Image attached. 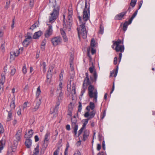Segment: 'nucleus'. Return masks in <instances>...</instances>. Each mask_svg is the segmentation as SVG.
Masks as SVG:
<instances>
[{
  "label": "nucleus",
  "mask_w": 155,
  "mask_h": 155,
  "mask_svg": "<svg viewBox=\"0 0 155 155\" xmlns=\"http://www.w3.org/2000/svg\"><path fill=\"white\" fill-rule=\"evenodd\" d=\"M121 42L122 41L121 40L118 39L117 40V42H115L114 44V45H115L116 46L115 48V51L117 52H120L119 54V62L121 61L122 56V52H124V45H120L121 44Z\"/></svg>",
  "instance_id": "nucleus-5"
},
{
  "label": "nucleus",
  "mask_w": 155,
  "mask_h": 155,
  "mask_svg": "<svg viewBox=\"0 0 155 155\" xmlns=\"http://www.w3.org/2000/svg\"><path fill=\"white\" fill-rule=\"evenodd\" d=\"M42 34V32L41 31L36 32L34 34L33 38L34 39H38L41 35Z\"/></svg>",
  "instance_id": "nucleus-16"
},
{
  "label": "nucleus",
  "mask_w": 155,
  "mask_h": 155,
  "mask_svg": "<svg viewBox=\"0 0 155 155\" xmlns=\"http://www.w3.org/2000/svg\"><path fill=\"white\" fill-rule=\"evenodd\" d=\"M40 65L41 66H42L44 70H45L46 68V63L45 62H43L41 63Z\"/></svg>",
  "instance_id": "nucleus-44"
},
{
  "label": "nucleus",
  "mask_w": 155,
  "mask_h": 155,
  "mask_svg": "<svg viewBox=\"0 0 155 155\" xmlns=\"http://www.w3.org/2000/svg\"><path fill=\"white\" fill-rule=\"evenodd\" d=\"M8 2H7L6 3V5L5 7V8L6 9H7L10 5V0H7Z\"/></svg>",
  "instance_id": "nucleus-49"
},
{
  "label": "nucleus",
  "mask_w": 155,
  "mask_h": 155,
  "mask_svg": "<svg viewBox=\"0 0 155 155\" xmlns=\"http://www.w3.org/2000/svg\"><path fill=\"white\" fill-rule=\"evenodd\" d=\"M33 133V130L32 129H30L28 131V134H25V138L30 139L32 137Z\"/></svg>",
  "instance_id": "nucleus-18"
},
{
  "label": "nucleus",
  "mask_w": 155,
  "mask_h": 155,
  "mask_svg": "<svg viewBox=\"0 0 155 155\" xmlns=\"http://www.w3.org/2000/svg\"><path fill=\"white\" fill-rule=\"evenodd\" d=\"M64 155H68V147H66L64 152Z\"/></svg>",
  "instance_id": "nucleus-64"
},
{
  "label": "nucleus",
  "mask_w": 155,
  "mask_h": 155,
  "mask_svg": "<svg viewBox=\"0 0 155 155\" xmlns=\"http://www.w3.org/2000/svg\"><path fill=\"white\" fill-rule=\"evenodd\" d=\"M143 3V0H141V1H140L139 2V7L137 9L138 10L141 7V6H142V5Z\"/></svg>",
  "instance_id": "nucleus-54"
},
{
  "label": "nucleus",
  "mask_w": 155,
  "mask_h": 155,
  "mask_svg": "<svg viewBox=\"0 0 155 155\" xmlns=\"http://www.w3.org/2000/svg\"><path fill=\"white\" fill-rule=\"evenodd\" d=\"M93 47H91V52L92 54H94L96 53V50L94 49Z\"/></svg>",
  "instance_id": "nucleus-60"
},
{
  "label": "nucleus",
  "mask_w": 155,
  "mask_h": 155,
  "mask_svg": "<svg viewBox=\"0 0 155 155\" xmlns=\"http://www.w3.org/2000/svg\"><path fill=\"white\" fill-rule=\"evenodd\" d=\"M138 12V10H137V11L133 14L132 16L130 18L129 20V24H130L132 21L134 19V18L136 16Z\"/></svg>",
  "instance_id": "nucleus-27"
},
{
  "label": "nucleus",
  "mask_w": 155,
  "mask_h": 155,
  "mask_svg": "<svg viewBox=\"0 0 155 155\" xmlns=\"http://www.w3.org/2000/svg\"><path fill=\"white\" fill-rule=\"evenodd\" d=\"M39 145H37L35 149L33 155H39Z\"/></svg>",
  "instance_id": "nucleus-25"
},
{
  "label": "nucleus",
  "mask_w": 155,
  "mask_h": 155,
  "mask_svg": "<svg viewBox=\"0 0 155 155\" xmlns=\"http://www.w3.org/2000/svg\"><path fill=\"white\" fill-rule=\"evenodd\" d=\"M97 155H107L106 153L104 151L99 152Z\"/></svg>",
  "instance_id": "nucleus-59"
},
{
  "label": "nucleus",
  "mask_w": 155,
  "mask_h": 155,
  "mask_svg": "<svg viewBox=\"0 0 155 155\" xmlns=\"http://www.w3.org/2000/svg\"><path fill=\"white\" fill-rule=\"evenodd\" d=\"M118 70V66H117L116 68V70H114L112 71H111L110 75V77H111L112 76L113 74H114V77H116L117 75V73Z\"/></svg>",
  "instance_id": "nucleus-21"
},
{
  "label": "nucleus",
  "mask_w": 155,
  "mask_h": 155,
  "mask_svg": "<svg viewBox=\"0 0 155 155\" xmlns=\"http://www.w3.org/2000/svg\"><path fill=\"white\" fill-rule=\"evenodd\" d=\"M90 119H89V118L88 117V118L87 119H84V123H83V125L82 127L84 128H85L87 124L88 121Z\"/></svg>",
  "instance_id": "nucleus-39"
},
{
  "label": "nucleus",
  "mask_w": 155,
  "mask_h": 155,
  "mask_svg": "<svg viewBox=\"0 0 155 155\" xmlns=\"http://www.w3.org/2000/svg\"><path fill=\"white\" fill-rule=\"evenodd\" d=\"M5 141L4 139H2L0 141V153L1 152L2 150L5 146Z\"/></svg>",
  "instance_id": "nucleus-19"
},
{
  "label": "nucleus",
  "mask_w": 155,
  "mask_h": 155,
  "mask_svg": "<svg viewBox=\"0 0 155 155\" xmlns=\"http://www.w3.org/2000/svg\"><path fill=\"white\" fill-rule=\"evenodd\" d=\"M87 86H83V89L82 90V91H81V93L82 95H83L85 91L86 90L87 88Z\"/></svg>",
  "instance_id": "nucleus-48"
},
{
  "label": "nucleus",
  "mask_w": 155,
  "mask_h": 155,
  "mask_svg": "<svg viewBox=\"0 0 155 155\" xmlns=\"http://www.w3.org/2000/svg\"><path fill=\"white\" fill-rule=\"evenodd\" d=\"M73 107L72 105V103H70L68 106V115L71 116H72Z\"/></svg>",
  "instance_id": "nucleus-17"
},
{
  "label": "nucleus",
  "mask_w": 155,
  "mask_h": 155,
  "mask_svg": "<svg viewBox=\"0 0 155 155\" xmlns=\"http://www.w3.org/2000/svg\"><path fill=\"white\" fill-rule=\"evenodd\" d=\"M6 111L8 113L7 121H9L12 120L13 110L12 109H7Z\"/></svg>",
  "instance_id": "nucleus-14"
},
{
  "label": "nucleus",
  "mask_w": 155,
  "mask_h": 155,
  "mask_svg": "<svg viewBox=\"0 0 155 155\" xmlns=\"http://www.w3.org/2000/svg\"><path fill=\"white\" fill-rule=\"evenodd\" d=\"M96 113L95 110H93L90 112H86L84 115V116L85 117H88L89 119H91L94 118Z\"/></svg>",
  "instance_id": "nucleus-9"
},
{
  "label": "nucleus",
  "mask_w": 155,
  "mask_h": 155,
  "mask_svg": "<svg viewBox=\"0 0 155 155\" xmlns=\"http://www.w3.org/2000/svg\"><path fill=\"white\" fill-rule=\"evenodd\" d=\"M4 132V129H3L2 125L0 123V133H3Z\"/></svg>",
  "instance_id": "nucleus-50"
},
{
  "label": "nucleus",
  "mask_w": 155,
  "mask_h": 155,
  "mask_svg": "<svg viewBox=\"0 0 155 155\" xmlns=\"http://www.w3.org/2000/svg\"><path fill=\"white\" fill-rule=\"evenodd\" d=\"M20 49L19 48L18 50L17 49L16 50L12 51L10 52V59L12 60H14L15 57L18 56L20 52L19 50Z\"/></svg>",
  "instance_id": "nucleus-12"
},
{
  "label": "nucleus",
  "mask_w": 155,
  "mask_h": 155,
  "mask_svg": "<svg viewBox=\"0 0 155 155\" xmlns=\"http://www.w3.org/2000/svg\"><path fill=\"white\" fill-rule=\"evenodd\" d=\"M68 22H72V16L71 15H69L68 17Z\"/></svg>",
  "instance_id": "nucleus-52"
},
{
  "label": "nucleus",
  "mask_w": 155,
  "mask_h": 155,
  "mask_svg": "<svg viewBox=\"0 0 155 155\" xmlns=\"http://www.w3.org/2000/svg\"><path fill=\"white\" fill-rule=\"evenodd\" d=\"M47 78L46 82L48 84H50L51 82V78L50 77H49L48 73H47Z\"/></svg>",
  "instance_id": "nucleus-41"
},
{
  "label": "nucleus",
  "mask_w": 155,
  "mask_h": 155,
  "mask_svg": "<svg viewBox=\"0 0 155 155\" xmlns=\"http://www.w3.org/2000/svg\"><path fill=\"white\" fill-rule=\"evenodd\" d=\"M52 45L54 46H56L61 45L62 42V39L60 36H57L54 37L51 40Z\"/></svg>",
  "instance_id": "nucleus-7"
},
{
  "label": "nucleus",
  "mask_w": 155,
  "mask_h": 155,
  "mask_svg": "<svg viewBox=\"0 0 155 155\" xmlns=\"http://www.w3.org/2000/svg\"><path fill=\"white\" fill-rule=\"evenodd\" d=\"M86 77L85 78L83 86H87L89 85L88 87V94L91 98H94V101L96 102L97 97V90L95 89L94 86L91 84V83L89 80L88 73V72L85 73Z\"/></svg>",
  "instance_id": "nucleus-2"
},
{
  "label": "nucleus",
  "mask_w": 155,
  "mask_h": 155,
  "mask_svg": "<svg viewBox=\"0 0 155 155\" xmlns=\"http://www.w3.org/2000/svg\"><path fill=\"white\" fill-rule=\"evenodd\" d=\"M85 128L82 127L80 129V130L78 131V136H79L82 133V131H83L84 129Z\"/></svg>",
  "instance_id": "nucleus-47"
},
{
  "label": "nucleus",
  "mask_w": 155,
  "mask_h": 155,
  "mask_svg": "<svg viewBox=\"0 0 155 155\" xmlns=\"http://www.w3.org/2000/svg\"><path fill=\"white\" fill-rule=\"evenodd\" d=\"M127 11L123 12L117 15L114 17L115 20H122L123 17L126 15Z\"/></svg>",
  "instance_id": "nucleus-11"
},
{
  "label": "nucleus",
  "mask_w": 155,
  "mask_h": 155,
  "mask_svg": "<svg viewBox=\"0 0 155 155\" xmlns=\"http://www.w3.org/2000/svg\"><path fill=\"white\" fill-rule=\"evenodd\" d=\"M21 135L16 134V137L17 140H18L19 141L21 139Z\"/></svg>",
  "instance_id": "nucleus-58"
},
{
  "label": "nucleus",
  "mask_w": 155,
  "mask_h": 155,
  "mask_svg": "<svg viewBox=\"0 0 155 155\" xmlns=\"http://www.w3.org/2000/svg\"><path fill=\"white\" fill-rule=\"evenodd\" d=\"M59 94V95L58 97V101H60L61 100L62 98L63 97V93L62 92L58 93Z\"/></svg>",
  "instance_id": "nucleus-36"
},
{
  "label": "nucleus",
  "mask_w": 155,
  "mask_h": 155,
  "mask_svg": "<svg viewBox=\"0 0 155 155\" xmlns=\"http://www.w3.org/2000/svg\"><path fill=\"white\" fill-rule=\"evenodd\" d=\"M75 85L74 83H73L72 84V91L71 93L72 95H74L76 94V90H75Z\"/></svg>",
  "instance_id": "nucleus-32"
},
{
  "label": "nucleus",
  "mask_w": 155,
  "mask_h": 155,
  "mask_svg": "<svg viewBox=\"0 0 155 155\" xmlns=\"http://www.w3.org/2000/svg\"><path fill=\"white\" fill-rule=\"evenodd\" d=\"M89 106L90 109L92 110H94L95 107V105L94 103L92 102H90L89 103Z\"/></svg>",
  "instance_id": "nucleus-34"
},
{
  "label": "nucleus",
  "mask_w": 155,
  "mask_h": 155,
  "mask_svg": "<svg viewBox=\"0 0 155 155\" xmlns=\"http://www.w3.org/2000/svg\"><path fill=\"white\" fill-rule=\"evenodd\" d=\"M41 91L40 90V86H39L37 89V91L36 95L37 97L39 96L40 94L41 93Z\"/></svg>",
  "instance_id": "nucleus-35"
},
{
  "label": "nucleus",
  "mask_w": 155,
  "mask_h": 155,
  "mask_svg": "<svg viewBox=\"0 0 155 155\" xmlns=\"http://www.w3.org/2000/svg\"><path fill=\"white\" fill-rule=\"evenodd\" d=\"M52 33L53 30L52 26L50 25L46 31V32L45 34V38L49 37L52 35Z\"/></svg>",
  "instance_id": "nucleus-10"
},
{
  "label": "nucleus",
  "mask_w": 155,
  "mask_h": 155,
  "mask_svg": "<svg viewBox=\"0 0 155 155\" xmlns=\"http://www.w3.org/2000/svg\"><path fill=\"white\" fill-rule=\"evenodd\" d=\"M130 24H129V22L128 21H126L124 23V24L123 27V30L125 31H126V30L127 29V26L128 25H130Z\"/></svg>",
  "instance_id": "nucleus-26"
},
{
  "label": "nucleus",
  "mask_w": 155,
  "mask_h": 155,
  "mask_svg": "<svg viewBox=\"0 0 155 155\" xmlns=\"http://www.w3.org/2000/svg\"><path fill=\"white\" fill-rule=\"evenodd\" d=\"M15 68H13L11 70V74L12 75H13L15 72Z\"/></svg>",
  "instance_id": "nucleus-56"
},
{
  "label": "nucleus",
  "mask_w": 155,
  "mask_h": 155,
  "mask_svg": "<svg viewBox=\"0 0 155 155\" xmlns=\"http://www.w3.org/2000/svg\"><path fill=\"white\" fill-rule=\"evenodd\" d=\"M3 85L2 84H0V94L2 93L3 92Z\"/></svg>",
  "instance_id": "nucleus-55"
},
{
  "label": "nucleus",
  "mask_w": 155,
  "mask_h": 155,
  "mask_svg": "<svg viewBox=\"0 0 155 155\" xmlns=\"http://www.w3.org/2000/svg\"><path fill=\"white\" fill-rule=\"evenodd\" d=\"M32 143V140L29 138H27L25 142V144L28 148L30 147Z\"/></svg>",
  "instance_id": "nucleus-20"
},
{
  "label": "nucleus",
  "mask_w": 155,
  "mask_h": 155,
  "mask_svg": "<svg viewBox=\"0 0 155 155\" xmlns=\"http://www.w3.org/2000/svg\"><path fill=\"white\" fill-rule=\"evenodd\" d=\"M94 68V67L93 66L92 67H90L89 68V70L90 73H92L93 72Z\"/></svg>",
  "instance_id": "nucleus-53"
},
{
  "label": "nucleus",
  "mask_w": 155,
  "mask_h": 155,
  "mask_svg": "<svg viewBox=\"0 0 155 155\" xmlns=\"http://www.w3.org/2000/svg\"><path fill=\"white\" fill-rule=\"evenodd\" d=\"M106 110H104L102 114H101V119H103V118H104L105 116L106 115Z\"/></svg>",
  "instance_id": "nucleus-51"
},
{
  "label": "nucleus",
  "mask_w": 155,
  "mask_h": 155,
  "mask_svg": "<svg viewBox=\"0 0 155 155\" xmlns=\"http://www.w3.org/2000/svg\"><path fill=\"white\" fill-rule=\"evenodd\" d=\"M1 78L0 79V84L3 85L5 81V74H2L1 75Z\"/></svg>",
  "instance_id": "nucleus-30"
},
{
  "label": "nucleus",
  "mask_w": 155,
  "mask_h": 155,
  "mask_svg": "<svg viewBox=\"0 0 155 155\" xmlns=\"http://www.w3.org/2000/svg\"><path fill=\"white\" fill-rule=\"evenodd\" d=\"M93 76L94 77V79H93L92 78V77L91 76H90V79L93 82H96L97 78V74L96 71H94V73L93 74Z\"/></svg>",
  "instance_id": "nucleus-29"
},
{
  "label": "nucleus",
  "mask_w": 155,
  "mask_h": 155,
  "mask_svg": "<svg viewBox=\"0 0 155 155\" xmlns=\"http://www.w3.org/2000/svg\"><path fill=\"white\" fill-rule=\"evenodd\" d=\"M104 27L102 24H101L100 26L99 30L98 32V34H103L104 33Z\"/></svg>",
  "instance_id": "nucleus-31"
},
{
  "label": "nucleus",
  "mask_w": 155,
  "mask_h": 155,
  "mask_svg": "<svg viewBox=\"0 0 155 155\" xmlns=\"http://www.w3.org/2000/svg\"><path fill=\"white\" fill-rule=\"evenodd\" d=\"M34 0H30L29 7L30 8H31L34 5Z\"/></svg>",
  "instance_id": "nucleus-37"
},
{
  "label": "nucleus",
  "mask_w": 155,
  "mask_h": 155,
  "mask_svg": "<svg viewBox=\"0 0 155 155\" xmlns=\"http://www.w3.org/2000/svg\"><path fill=\"white\" fill-rule=\"evenodd\" d=\"M62 87H59L57 88V91L58 93L62 92Z\"/></svg>",
  "instance_id": "nucleus-57"
},
{
  "label": "nucleus",
  "mask_w": 155,
  "mask_h": 155,
  "mask_svg": "<svg viewBox=\"0 0 155 155\" xmlns=\"http://www.w3.org/2000/svg\"><path fill=\"white\" fill-rule=\"evenodd\" d=\"M15 100L14 98H13L12 99L11 102L10 104V108H8V109H12V110H13L15 109Z\"/></svg>",
  "instance_id": "nucleus-22"
},
{
  "label": "nucleus",
  "mask_w": 155,
  "mask_h": 155,
  "mask_svg": "<svg viewBox=\"0 0 155 155\" xmlns=\"http://www.w3.org/2000/svg\"><path fill=\"white\" fill-rule=\"evenodd\" d=\"M89 134V131L87 130H85L84 132L82 140L85 141L88 138Z\"/></svg>",
  "instance_id": "nucleus-15"
},
{
  "label": "nucleus",
  "mask_w": 155,
  "mask_h": 155,
  "mask_svg": "<svg viewBox=\"0 0 155 155\" xmlns=\"http://www.w3.org/2000/svg\"><path fill=\"white\" fill-rule=\"evenodd\" d=\"M59 105L60 102L59 101H58L56 104L55 107L52 108V110H54V111H55V113L56 114L58 112Z\"/></svg>",
  "instance_id": "nucleus-23"
},
{
  "label": "nucleus",
  "mask_w": 155,
  "mask_h": 155,
  "mask_svg": "<svg viewBox=\"0 0 155 155\" xmlns=\"http://www.w3.org/2000/svg\"><path fill=\"white\" fill-rule=\"evenodd\" d=\"M17 114L18 115H19L21 114V109L20 108H19L18 110L17 111Z\"/></svg>",
  "instance_id": "nucleus-61"
},
{
  "label": "nucleus",
  "mask_w": 155,
  "mask_h": 155,
  "mask_svg": "<svg viewBox=\"0 0 155 155\" xmlns=\"http://www.w3.org/2000/svg\"><path fill=\"white\" fill-rule=\"evenodd\" d=\"M50 135V133L48 131L46 133L44 138V143H45V142H47L49 140V136Z\"/></svg>",
  "instance_id": "nucleus-24"
},
{
  "label": "nucleus",
  "mask_w": 155,
  "mask_h": 155,
  "mask_svg": "<svg viewBox=\"0 0 155 155\" xmlns=\"http://www.w3.org/2000/svg\"><path fill=\"white\" fill-rule=\"evenodd\" d=\"M41 103V101L40 99L37 100L35 103V105H34V108H31V109L33 112H35L38 109Z\"/></svg>",
  "instance_id": "nucleus-13"
},
{
  "label": "nucleus",
  "mask_w": 155,
  "mask_h": 155,
  "mask_svg": "<svg viewBox=\"0 0 155 155\" xmlns=\"http://www.w3.org/2000/svg\"><path fill=\"white\" fill-rule=\"evenodd\" d=\"M114 63L115 65H116L117 63V57H115L114 58Z\"/></svg>",
  "instance_id": "nucleus-62"
},
{
  "label": "nucleus",
  "mask_w": 155,
  "mask_h": 155,
  "mask_svg": "<svg viewBox=\"0 0 155 155\" xmlns=\"http://www.w3.org/2000/svg\"><path fill=\"white\" fill-rule=\"evenodd\" d=\"M35 141L36 142L38 141L39 140V138H38V136L35 135Z\"/></svg>",
  "instance_id": "nucleus-63"
},
{
  "label": "nucleus",
  "mask_w": 155,
  "mask_h": 155,
  "mask_svg": "<svg viewBox=\"0 0 155 155\" xmlns=\"http://www.w3.org/2000/svg\"><path fill=\"white\" fill-rule=\"evenodd\" d=\"M138 12V10H137V11L133 14L132 16L130 18L129 20V24H130L132 21L134 19V18L136 16Z\"/></svg>",
  "instance_id": "nucleus-28"
},
{
  "label": "nucleus",
  "mask_w": 155,
  "mask_h": 155,
  "mask_svg": "<svg viewBox=\"0 0 155 155\" xmlns=\"http://www.w3.org/2000/svg\"><path fill=\"white\" fill-rule=\"evenodd\" d=\"M32 34L30 32H28L27 35L25 36V38L22 44L25 47H27L30 43V40H32V38L31 36Z\"/></svg>",
  "instance_id": "nucleus-8"
},
{
  "label": "nucleus",
  "mask_w": 155,
  "mask_h": 155,
  "mask_svg": "<svg viewBox=\"0 0 155 155\" xmlns=\"http://www.w3.org/2000/svg\"><path fill=\"white\" fill-rule=\"evenodd\" d=\"M72 25V22H68L67 21V23L65 22V21L64 20L63 28L60 29V33L62 36L64 42H67L68 41V38L66 36L65 30H68V31L71 30V28Z\"/></svg>",
  "instance_id": "nucleus-4"
},
{
  "label": "nucleus",
  "mask_w": 155,
  "mask_h": 155,
  "mask_svg": "<svg viewBox=\"0 0 155 155\" xmlns=\"http://www.w3.org/2000/svg\"><path fill=\"white\" fill-rule=\"evenodd\" d=\"M22 71L23 73L24 74H25L27 72V69L26 68V65L25 64L23 66L22 69Z\"/></svg>",
  "instance_id": "nucleus-46"
},
{
  "label": "nucleus",
  "mask_w": 155,
  "mask_h": 155,
  "mask_svg": "<svg viewBox=\"0 0 155 155\" xmlns=\"http://www.w3.org/2000/svg\"><path fill=\"white\" fill-rule=\"evenodd\" d=\"M137 0H131V2L130 3V5L132 7V8L135 6Z\"/></svg>",
  "instance_id": "nucleus-33"
},
{
  "label": "nucleus",
  "mask_w": 155,
  "mask_h": 155,
  "mask_svg": "<svg viewBox=\"0 0 155 155\" xmlns=\"http://www.w3.org/2000/svg\"><path fill=\"white\" fill-rule=\"evenodd\" d=\"M59 150L60 148L59 147H58L54 152L53 155H58V153L59 152Z\"/></svg>",
  "instance_id": "nucleus-45"
},
{
  "label": "nucleus",
  "mask_w": 155,
  "mask_h": 155,
  "mask_svg": "<svg viewBox=\"0 0 155 155\" xmlns=\"http://www.w3.org/2000/svg\"><path fill=\"white\" fill-rule=\"evenodd\" d=\"M37 23H34L33 24L30 28V29H32V30H33L34 29L36 28L37 26H38V25H36Z\"/></svg>",
  "instance_id": "nucleus-42"
},
{
  "label": "nucleus",
  "mask_w": 155,
  "mask_h": 155,
  "mask_svg": "<svg viewBox=\"0 0 155 155\" xmlns=\"http://www.w3.org/2000/svg\"><path fill=\"white\" fill-rule=\"evenodd\" d=\"M49 4L53 8V12L50 14L51 16L49 18V22L52 23L58 16L60 7L59 5H57L56 0H49Z\"/></svg>",
  "instance_id": "nucleus-3"
},
{
  "label": "nucleus",
  "mask_w": 155,
  "mask_h": 155,
  "mask_svg": "<svg viewBox=\"0 0 155 155\" xmlns=\"http://www.w3.org/2000/svg\"><path fill=\"white\" fill-rule=\"evenodd\" d=\"M79 105L78 107V111L80 112L82 109V104L80 102H79Z\"/></svg>",
  "instance_id": "nucleus-43"
},
{
  "label": "nucleus",
  "mask_w": 155,
  "mask_h": 155,
  "mask_svg": "<svg viewBox=\"0 0 155 155\" xmlns=\"http://www.w3.org/2000/svg\"><path fill=\"white\" fill-rule=\"evenodd\" d=\"M71 126L72 129H73L72 133H74L75 136L77 134L78 128V124L75 116H74L73 118H71Z\"/></svg>",
  "instance_id": "nucleus-6"
},
{
  "label": "nucleus",
  "mask_w": 155,
  "mask_h": 155,
  "mask_svg": "<svg viewBox=\"0 0 155 155\" xmlns=\"http://www.w3.org/2000/svg\"><path fill=\"white\" fill-rule=\"evenodd\" d=\"M83 19L84 21V23L80 25V30L78 28L79 36H81L83 38H85L87 37V31L85 27V22L89 19L90 11L89 7L87 8V3L86 2L85 3V8L84 9L83 13Z\"/></svg>",
  "instance_id": "nucleus-1"
},
{
  "label": "nucleus",
  "mask_w": 155,
  "mask_h": 155,
  "mask_svg": "<svg viewBox=\"0 0 155 155\" xmlns=\"http://www.w3.org/2000/svg\"><path fill=\"white\" fill-rule=\"evenodd\" d=\"M5 42L4 41L3 43H2L1 45V49L2 50V51L3 52H4L5 51Z\"/></svg>",
  "instance_id": "nucleus-38"
},
{
  "label": "nucleus",
  "mask_w": 155,
  "mask_h": 155,
  "mask_svg": "<svg viewBox=\"0 0 155 155\" xmlns=\"http://www.w3.org/2000/svg\"><path fill=\"white\" fill-rule=\"evenodd\" d=\"M91 47H94L95 46V41L94 38H92L91 39Z\"/></svg>",
  "instance_id": "nucleus-40"
}]
</instances>
